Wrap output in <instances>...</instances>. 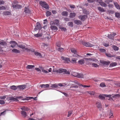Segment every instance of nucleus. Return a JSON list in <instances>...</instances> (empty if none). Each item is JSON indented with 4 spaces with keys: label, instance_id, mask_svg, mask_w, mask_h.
Returning a JSON list of instances; mask_svg holds the SVG:
<instances>
[{
    "label": "nucleus",
    "instance_id": "obj_52",
    "mask_svg": "<svg viewBox=\"0 0 120 120\" xmlns=\"http://www.w3.org/2000/svg\"><path fill=\"white\" fill-rule=\"evenodd\" d=\"M109 112L110 113L109 115L110 116L109 117L111 118L113 117V113L112 112L111 110H110Z\"/></svg>",
    "mask_w": 120,
    "mask_h": 120
},
{
    "label": "nucleus",
    "instance_id": "obj_20",
    "mask_svg": "<svg viewBox=\"0 0 120 120\" xmlns=\"http://www.w3.org/2000/svg\"><path fill=\"white\" fill-rule=\"evenodd\" d=\"M34 65H28L26 67V69H32L34 67Z\"/></svg>",
    "mask_w": 120,
    "mask_h": 120
},
{
    "label": "nucleus",
    "instance_id": "obj_30",
    "mask_svg": "<svg viewBox=\"0 0 120 120\" xmlns=\"http://www.w3.org/2000/svg\"><path fill=\"white\" fill-rule=\"evenodd\" d=\"M98 9L99 11L101 12H104L105 11V10L104 9L101 7H98Z\"/></svg>",
    "mask_w": 120,
    "mask_h": 120
},
{
    "label": "nucleus",
    "instance_id": "obj_59",
    "mask_svg": "<svg viewBox=\"0 0 120 120\" xmlns=\"http://www.w3.org/2000/svg\"><path fill=\"white\" fill-rule=\"evenodd\" d=\"M68 25L69 26H71L72 27L73 26V23L72 22H70L68 23Z\"/></svg>",
    "mask_w": 120,
    "mask_h": 120
},
{
    "label": "nucleus",
    "instance_id": "obj_58",
    "mask_svg": "<svg viewBox=\"0 0 120 120\" xmlns=\"http://www.w3.org/2000/svg\"><path fill=\"white\" fill-rule=\"evenodd\" d=\"M6 8L5 7L3 6H0V10H5Z\"/></svg>",
    "mask_w": 120,
    "mask_h": 120
},
{
    "label": "nucleus",
    "instance_id": "obj_45",
    "mask_svg": "<svg viewBox=\"0 0 120 120\" xmlns=\"http://www.w3.org/2000/svg\"><path fill=\"white\" fill-rule=\"evenodd\" d=\"M73 57H77L78 56L82 57V56L78 55L77 54V52L76 53H74V54L73 55Z\"/></svg>",
    "mask_w": 120,
    "mask_h": 120
},
{
    "label": "nucleus",
    "instance_id": "obj_42",
    "mask_svg": "<svg viewBox=\"0 0 120 120\" xmlns=\"http://www.w3.org/2000/svg\"><path fill=\"white\" fill-rule=\"evenodd\" d=\"M115 16L118 18H120V14L119 13L116 12L115 13Z\"/></svg>",
    "mask_w": 120,
    "mask_h": 120
},
{
    "label": "nucleus",
    "instance_id": "obj_61",
    "mask_svg": "<svg viewBox=\"0 0 120 120\" xmlns=\"http://www.w3.org/2000/svg\"><path fill=\"white\" fill-rule=\"evenodd\" d=\"M75 84H72L73 85L72 86H71L70 88L71 87H74L75 88H77L78 87V86L77 85H74Z\"/></svg>",
    "mask_w": 120,
    "mask_h": 120
},
{
    "label": "nucleus",
    "instance_id": "obj_8",
    "mask_svg": "<svg viewBox=\"0 0 120 120\" xmlns=\"http://www.w3.org/2000/svg\"><path fill=\"white\" fill-rule=\"evenodd\" d=\"M31 11L27 7H25L24 9V11L23 13H24L26 15L30 13Z\"/></svg>",
    "mask_w": 120,
    "mask_h": 120
},
{
    "label": "nucleus",
    "instance_id": "obj_36",
    "mask_svg": "<svg viewBox=\"0 0 120 120\" xmlns=\"http://www.w3.org/2000/svg\"><path fill=\"white\" fill-rule=\"evenodd\" d=\"M0 45L2 46H5L6 45L7 43L5 41H2L0 43Z\"/></svg>",
    "mask_w": 120,
    "mask_h": 120
},
{
    "label": "nucleus",
    "instance_id": "obj_27",
    "mask_svg": "<svg viewBox=\"0 0 120 120\" xmlns=\"http://www.w3.org/2000/svg\"><path fill=\"white\" fill-rule=\"evenodd\" d=\"M112 48L115 51H118L119 49V48L117 47L115 45L112 46Z\"/></svg>",
    "mask_w": 120,
    "mask_h": 120
},
{
    "label": "nucleus",
    "instance_id": "obj_49",
    "mask_svg": "<svg viewBox=\"0 0 120 120\" xmlns=\"http://www.w3.org/2000/svg\"><path fill=\"white\" fill-rule=\"evenodd\" d=\"M87 92L91 95H94L95 93L93 91H87Z\"/></svg>",
    "mask_w": 120,
    "mask_h": 120
},
{
    "label": "nucleus",
    "instance_id": "obj_37",
    "mask_svg": "<svg viewBox=\"0 0 120 120\" xmlns=\"http://www.w3.org/2000/svg\"><path fill=\"white\" fill-rule=\"evenodd\" d=\"M42 34L41 33H38L37 34L34 35V36L35 37H40L42 36Z\"/></svg>",
    "mask_w": 120,
    "mask_h": 120
},
{
    "label": "nucleus",
    "instance_id": "obj_16",
    "mask_svg": "<svg viewBox=\"0 0 120 120\" xmlns=\"http://www.w3.org/2000/svg\"><path fill=\"white\" fill-rule=\"evenodd\" d=\"M78 63L80 64H84L85 61L83 59H81L78 60Z\"/></svg>",
    "mask_w": 120,
    "mask_h": 120
},
{
    "label": "nucleus",
    "instance_id": "obj_57",
    "mask_svg": "<svg viewBox=\"0 0 120 120\" xmlns=\"http://www.w3.org/2000/svg\"><path fill=\"white\" fill-rule=\"evenodd\" d=\"M88 2L92 3L95 2V0H87Z\"/></svg>",
    "mask_w": 120,
    "mask_h": 120
},
{
    "label": "nucleus",
    "instance_id": "obj_33",
    "mask_svg": "<svg viewBox=\"0 0 120 120\" xmlns=\"http://www.w3.org/2000/svg\"><path fill=\"white\" fill-rule=\"evenodd\" d=\"M10 88L11 89L14 90H16L17 89V87L14 85L11 86L10 87Z\"/></svg>",
    "mask_w": 120,
    "mask_h": 120
},
{
    "label": "nucleus",
    "instance_id": "obj_62",
    "mask_svg": "<svg viewBox=\"0 0 120 120\" xmlns=\"http://www.w3.org/2000/svg\"><path fill=\"white\" fill-rule=\"evenodd\" d=\"M104 96L105 97H109V98L111 97L112 96V95H110V94L108 95V94H104Z\"/></svg>",
    "mask_w": 120,
    "mask_h": 120
},
{
    "label": "nucleus",
    "instance_id": "obj_12",
    "mask_svg": "<svg viewBox=\"0 0 120 120\" xmlns=\"http://www.w3.org/2000/svg\"><path fill=\"white\" fill-rule=\"evenodd\" d=\"M10 43L11 44V47L12 48L15 47L18 45L17 43L14 41H11L10 42Z\"/></svg>",
    "mask_w": 120,
    "mask_h": 120
},
{
    "label": "nucleus",
    "instance_id": "obj_24",
    "mask_svg": "<svg viewBox=\"0 0 120 120\" xmlns=\"http://www.w3.org/2000/svg\"><path fill=\"white\" fill-rule=\"evenodd\" d=\"M21 109L22 110L25 111H28L29 110V109L27 107L24 106L21 108Z\"/></svg>",
    "mask_w": 120,
    "mask_h": 120
},
{
    "label": "nucleus",
    "instance_id": "obj_35",
    "mask_svg": "<svg viewBox=\"0 0 120 120\" xmlns=\"http://www.w3.org/2000/svg\"><path fill=\"white\" fill-rule=\"evenodd\" d=\"M71 51L72 53H74V54L76 53L77 52L76 49L74 48H72L71 49Z\"/></svg>",
    "mask_w": 120,
    "mask_h": 120
},
{
    "label": "nucleus",
    "instance_id": "obj_34",
    "mask_svg": "<svg viewBox=\"0 0 120 120\" xmlns=\"http://www.w3.org/2000/svg\"><path fill=\"white\" fill-rule=\"evenodd\" d=\"M4 15H9L11 14V13L9 11H6L3 13Z\"/></svg>",
    "mask_w": 120,
    "mask_h": 120
},
{
    "label": "nucleus",
    "instance_id": "obj_46",
    "mask_svg": "<svg viewBox=\"0 0 120 120\" xmlns=\"http://www.w3.org/2000/svg\"><path fill=\"white\" fill-rule=\"evenodd\" d=\"M86 60H91L92 61H93L94 62H97L98 61V60L96 59H94V58L92 59H87V58H86Z\"/></svg>",
    "mask_w": 120,
    "mask_h": 120
},
{
    "label": "nucleus",
    "instance_id": "obj_41",
    "mask_svg": "<svg viewBox=\"0 0 120 120\" xmlns=\"http://www.w3.org/2000/svg\"><path fill=\"white\" fill-rule=\"evenodd\" d=\"M71 75L73 76L77 77V76L78 73L75 72H72Z\"/></svg>",
    "mask_w": 120,
    "mask_h": 120
},
{
    "label": "nucleus",
    "instance_id": "obj_9",
    "mask_svg": "<svg viewBox=\"0 0 120 120\" xmlns=\"http://www.w3.org/2000/svg\"><path fill=\"white\" fill-rule=\"evenodd\" d=\"M61 58L62 60H63L64 61V62L65 63H68V62L70 61V60L69 58L64 57L63 56H62L61 57Z\"/></svg>",
    "mask_w": 120,
    "mask_h": 120
},
{
    "label": "nucleus",
    "instance_id": "obj_40",
    "mask_svg": "<svg viewBox=\"0 0 120 120\" xmlns=\"http://www.w3.org/2000/svg\"><path fill=\"white\" fill-rule=\"evenodd\" d=\"M117 64L116 62L112 63L110 64V67H114Z\"/></svg>",
    "mask_w": 120,
    "mask_h": 120
},
{
    "label": "nucleus",
    "instance_id": "obj_10",
    "mask_svg": "<svg viewBox=\"0 0 120 120\" xmlns=\"http://www.w3.org/2000/svg\"><path fill=\"white\" fill-rule=\"evenodd\" d=\"M116 35V33H112L111 34L108 35V38L110 39H112L114 38V36Z\"/></svg>",
    "mask_w": 120,
    "mask_h": 120
},
{
    "label": "nucleus",
    "instance_id": "obj_15",
    "mask_svg": "<svg viewBox=\"0 0 120 120\" xmlns=\"http://www.w3.org/2000/svg\"><path fill=\"white\" fill-rule=\"evenodd\" d=\"M61 14L63 16H67L68 15V13L66 11H64L62 12Z\"/></svg>",
    "mask_w": 120,
    "mask_h": 120
},
{
    "label": "nucleus",
    "instance_id": "obj_32",
    "mask_svg": "<svg viewBox=\"0 0 120 120\" xmlns=\"http://www.w3.org/2000/svg\"><path fill=\"white\" fill-rule=\"evenodd\" d=\"M77 76V77L78 78H83V75L82 74L80 73L79 74L78 73Z\"/></svg>",
    "mask_w": 120,
    "mask_h": 120
},
{
    "label": "nucleus",
    "instance_id": "obj_21",
    "mask_svg": "<svg viewBox=\"0 0 120 120\" xmlns=\"http://www.w3.org/2000/svg\"><path fill=\"white\" fill-rule=\"evenodd\" d=\"M96 104L98 108H101V105L100 102H97Z\"/></svg>",
    "mask_w": 120,
    "mask_h": 120
},
{
    "label": "nucleus",
    "instance_id": "obj_1",
    "mask_svg": "<svg viewBox=\"0 0 120 120\" xmlns=\"http://www.w3.org/2000/svg\"><path fill=\"white\" fill-rule=\"evenodd\" d=\"M18 3L17 1H15L12 3V6L13 9H20L22 8V5L17 4Z\"/></svg>",
    "mask_w": 120,
    "mask_h": 120
},
{
    "label": "nucleus",
    "instance_id": "obj_29",
    "mask_svg": "<svg viewBox=\"0 0 120 120\" xmlns=\"http://www.w3.org/2000/svg\"><path fill=\"white\" fill-rule=\"evenodd\" d=\"M120 97V94H117L115 95L112 96L113 98H119Z\"/></svg>",
    "mask_w": 120,
    "mask_h": 120
},
{
    "label": "nucleus",
    "instance_id": "obj_22",
    "mask_svg": "<svg viewBox=\"0 0 120 120\" xmlns=\"http://www.w3.org/2000/svg\"><path fill=\"white\" fill-rule=\"evenodd\" d=\"M12 51L13 52L15 53H19L20 52V51L16 49H14L12 50Z\"/></svg>",
    "mask_w": 120,
    "mask_h": 120
},
{
    "label": "nucleus",
    "instance_id": "obj_48",
    "mask_svg": "<svg viewBox=\"0 0 120 120\" xmlns=\"http://www.w3.org/2000/svg\"><path fill=\"white\" fill-rule=\"evenodd\" d=\"M100 86L101 87H106V86L104 82L101 83L100 84Z\"/></svg>",
    "mask_w": 120,
    "mask_h": 120
},
{
    "label": "nucleus",
    "instance_id": "obj_26",
    "mask_svg": "<svg viewBox=\"0 0 120 120\" xmlns=\"http://www.w3.org/2000/svg\"><path fill=\"white\" fill-rule=\"evenodd\" d=\"M100 5L102 7H106L107 6V5L104 2L102 1L100 3Z\"/></svg>",
    "mask_w": 120,
    "mask_h": 120
},
{
    "label": "nucleus",
    "instance_id": "obj_44",
    "mask_svg": "<svg viewBox=\"0 0 120 120\" xmlns=\"http://www.w3.org/2000/svg\"><path fill=\"white\" fill-rule=\"evenodd\" d=\"M99 98L100 99H101L102 100H104L105 99V98L103 95H100L98 96Z\"/></svg>",
    "mask_w": 120,
    "mask_h": 120
},
{
    "label": "nucleus",
    "instance_id": "obj_55",
    "mask_svg": "<svg viewBox=\"0 0 120 120\" xmlns=\"http://www.w3.org/2000/svg\"><path fill=\"white\" fill-rule=\"evenodd\" d=\"M47 45L44 43H42L41 45V47L42 48L44 49L45 46H47Z\"/></svg>",
    "mask_w": 120,
    "mask_h": 120
},
{
    "label": "nucleus",
    "instance_id": "obj_18",
    "mask_svg": "<svg viewBox=\"0 0 120 120\" xmlns=\"http://www.w3.org/2000/svg\"><path fill=\"white\" fill-rule=\"evenodd\" d=\"M75 23L77 25H81L82 24V22L79 20H75L74 21Z\"/></svg>",
    "mask_w": 120,
    "mask_h": 120
},
{
    "label": "nucleus",
    "instance_id": "obj_19",
    "mask_svg": "<svg viewBox=\"0 0 120 120\" xmlns=\"http://www.w3.org/2000/svg\"><path fill=\"white\" fill-rule=\"evenodd\" d=\"M17 87L19 89L21 90H23L25 88L26 86L25 85H22L18 86Z\"/></svg>",
    "mask_w": 120,
    "mask_h": 120
},
{
    "label": "nucleus",
    "instance_id": "obj_47",
    "mask_svg": "<svg viewBox=\"0 0 120 120\" xmlns=\"http://www.w3.org/2000/svg\"><path fill=\"white\" fill-rule=\"evenodd\" d=\"M77 59H75L74 58H73L71 60V62L72 63H76V60Z\"/></svg>",
    "mask_w": 120,
    "mask_h": 120
},
{
    "label": "nucleus",
    "instance_id": "obj_43",
    "mask_svg": "<svg viewBox=\"0 0 120 120\" xmlns=\"http://www.w3.org/2000/svg\"><path fill=\"white\" fill-rule=\"evenodd\" d=\"M58 86V85L57 84H52L51 85V87L52 88H56Z\"/></svg>",
    "mask_w": 120,
    "mask_h": 120
},
{
    "label": "nucleus",
    "instance_id": "obj_53",
    "mask_svg": "<svg viewBox=\"0 0 120 120\" xmlns=\"http://www.w3.org/2000/svg\"><path fill=\"white\" fill-rule=\"evenodd\" d=\"M112 0H106L105 1V2L107 4H109L110 2L112 1Z\"/></svg>",
    "mask_w": 120,
    "mask_h": 120
},
{
    "label": "nucleus",
    "instance_id": "obj_51",
    "mask_svg": "<svg viewBox=\"0 0 120 120\" xmlns=\"http://www.w3.org/2000/svg\"><path fill=\"white\" fill-rule=\"evenodd\" d=\"M51 14V12L49 11H48L46 13V15L47 16H50Z\"/></svg>",
    "mask_w": 120,
    "mask_h": 120
},
{
    "label": "nucleus",
    "instance_id": "obj_5",
    "mask_svg": "<svg viewBox=\"0 0 120 120\" xmlns=\"http://www.w3.org/2000/svg\"><path fill=\"white\" fill-rule=\"evenodd\" d=\"M57 71L60 73H61L62 72H65L66 74H69L70 73L69 71H67L66 69H60V70H58Z\"/></svg>",
    "mask_w": 120,
    "mask_h": 120
},
{
    "label": "nucleus",
    "instance_id": "obj_11",
    "mask_svg": "<svg viewBox=\"0 0 120 120\" xmlns=\"http://www.w3.org/2000/svg\"><path fill=\"white\" fill-rule=\"evenodd\" d=\"M86 18V15H80L79 16V18L82 21H84Z\"/></svg>",
    "mask_w": 120,
    "mask_h": 120
},
{
    "label": "nucleus",
    "instance_id": "obj_50",
    "mask_svg": "<svg viewBox=\"0 0 120 120\" xmlns=\"http://www.w3.org/2000/svg\"><path fill=\"white\" fill-rule=\"evenodd\" d=\"M18 46L22 49H24L25 48V46L23 45H20Z\"/></svg>",
    "mask_w": 120,
    "mask_h": 120
},
{
    "label": "nucleus",
    "instance_id": "obj_38",
    "mask_svg": "<svg viewBox=\"0 0 120 120\" xmlns=\"http://www.w3.org/2000/svg\"><path fill=\"white\" fill-rule=\"evenodd\" d=\"M42 70L41 71L45 73H48V72L47 71L44 70V68L42 67H41L40 68Z\"/></svg>",
    "mask_w": 120,
    "mask_h": 120
},
{
    "label": "nucleus",
    "instance_id": "obj_64",
    "mask_svg": "<svg viewBox=\"0 0 120 120\" xmlns=\"http://www.w3.org/2000/svg\"><path fill=\"white\" fill-rule=\"evenodd\" d=\"M5 102L3 100H0V104L1 105H3L5 104Z\"/></svg>",
    "mask_w": 120,
    "mask_h": 120
},
{
    "label": "nucleus",
    "instance_id": "obj_28",
    "mask_svg": "<svg viewBox=\"0 0 120 120\" xmlns=\"http://www.w3.org/2000/svg\"><path fill=\"white\" fill-rule=\"evenodd\" d=\"M105 54L106 56L108 57H111L115 56L114 55H112L109 53H105Z\"/></svg>",
    "mask_w": 120,
    "mask_h": 120
},
{
    "label": "nucleus",
    "instance_id": "obj_13",
    "mask_svg": "<svg viewBox=\"0 0 120 120\" xmlns=\"http://www.w3.org/2000/svg\"><path fill=\"white\" fill-rule=\"evenodd\" d=\"M40 86L41 88H44L45 89V90H46L49 87V85L48 84H42Z\"/></svg>",
    "mask_w": 120,
    "mask_h": 120
},
{
    "label": "nucleus",
    "instance_id": "obj_31",
    "mask_svg": "<svg viewBox=\"0 0 120 120\" xmlns=\"http://www.w3.org/2000/svg\"><path fill=\"white\" fill-rule=\"evenodd\" d=\"M101 63L106 65H108L110 63V61L106 62L105 61H102Z\"/></svg>",
    "mask_w": 120,
    "mask_h": 120
},
{
    "label": "nucleus",
    "instance_id": "obj_2",
    "mask_svg": "<svg viewBox=\"0 0 120 120\" xmlns=\"http://www.w3.org/2000/svg\"><path fill=\"white\" fill-rule=\"evenodd\" d=\"M39 4L43 8L46 9H49V5L46 2L41 1L39 2Z\"/></svg>",
    "mask_w": 120,
    "mask_h": 120
},
{
    "label": "nucleus",
    "instance_id": "obj_63",
    "mask_svg": "<svg viewBox=\"0 0 120 120\" xmlns=\"http://www.w3.org/2000/svg\"><path fill=\"white\" fill-rule=\"evenodd\" d=\"M99 50L100 51L102 52H105V51H106V50H105V49H99Z\"/></svg>",
    "mask_w": 120,
    "mask_h": 120
},
{
    "label": "nucleus",
    "instance_id": "obj_60",
    "mask_svg": "<svg viewBox=\"0 0 120 120\" xmlns=\"http://www.w3.org/2000/svg\"><path fill=\"white\" fill-rule=\"evenodd\" d=\"M64 50V48H60L57 49V50L58 51L61 52L62 51Z\"/></svg>",
    "mask_w": 120,
    "mask_h": 120
},
{
    "label": "nucleus",
    "instance_id": "obj_6",
    "mask_svg": "<svg viewBox=\"0 0 120 120\" xmlns=\"http://www.w3.org/2000/svg\"><path fill=\"white\" fill-rule=\"evenodd\" d=\"M41 26L40 23L39 22H37L35 28V30H41Z\"/></svg>",
    "mask_w": 120,
    "mask_h": 120
},
{
    "label": "nucleus",
    "instance_id": "obj_25",
    "mask_svg": "<svg viewBox=\"0 0 120 120\" xmlns=\"http://www.w3.org/2000/svg\"><path fill=\"white\" fill-rule=\"evenodd\" d=\"M34 54L37 56H39L40 57H41L42 56L41 54L37 52H34Z\"/></svg>",
    "mask_w": 120,
    "mask_h": 120
},
{
    "label": "nucleus",
    "instance_id": "obj_7",
    "mask_svg": "<svg viewBox=\"0 0 120 120\" xmlns=\"http://www.w3.org/2000/svg\"><path fill=\"white\" fill-rule=\"evenodd\" d=\"M82 44L84 46L87 47H91L93 46V45L92 44H91L89 42H82Z\"/></svg>",
    "mask_w": 120,
    "mask_h": 120
},
{
    "label": "nucleus",
    "instance_id": "obj_17",
    "mask_svg": "<svg viewBox=\"0 0 120 120\" xmlns=\"http://www.w3.org/2000/svg\"><path fill=\"white\" fill-rule=\"evenodd\" d=\"M76 14L75 13H71L69 14V17L71 18H73L75 16Z\"/></svg>",
    "mask_w": 120,
    "mask_h": 120
},
{
    "label": "nucleus",
    "instance_id": "obj_23",
    "mask_svg": "<svg viewBox=\"0 0 120 120\" xmlns=\"http://www.w3.org/2000/svg\"><path fill=\"white\" fill-rule=\"evenodd\" d=\"M21 113L22 115L25 117H26L27 115V113L24 111H22Z\"/></svg>",
    "mask_w": 120,
    "mask_h": 120
},
{
    "label": "nucleus",
    "instance_id": "obj_14",
    "mask_svg": "<svg viewBox=\"0 0 120 120\" xmlns=\"http://www.w3.org/2000/svg\"><path fill=\"white\" fill-rule=\"evenodd\" d=\"M51 25L50 28L52 30H58V28L56 26L54 25Z\"/></svg>",
    "mask_w": 120,
    "mask_h": 120
},
{
    "label": "nucleus",
    "instance_id": "obj_39",
    "mask_svg": "<svg viewBox=\"0 0 120 120\" xmlns=\"http://www.w3.org/2000/svg\"><path fill=\"white\" fill-rule=\"evenodd\" d=\"M114 5L116 7V8L118 9H120V7L119 6V5L118 4L116 3L115 2L114 3Z\"/></svg>",
    "mask_w": 120,
    "mask_h": 120
},
{
    "label": "nucleus",
    "instance_id": "obj_56",
    "mask_svg": "<svg viewBox=\"0 0 120 120\" xmlns=\"http://www.w3.org/2000/svg\"><path fill=\"white\" fill-rule=\"evenodd\" d=\"M108 11L109 14H113L114 13V11L112 10H108Z\"/></svg>",
    "mask_w": 120,
    "mask_h": 120
},
{
    "label": "nucleus",
    "instance_id": "obj_3",
    "mask_svg": "<svg viewBox=\"0 0 120 120\" xmlns=\"http://www.w3.org/2000/svg\"><path fill=\"white\" fill-rule=\"evenodd\" d=\"M50 24V25H54L58 26L59 24V21L58 20L56 19L53 21H51Z\"/></svg>",
    "mask_w": 120,
    "mask_h": 120
},
{
    "label": "nucleus",
    "instance_id": "obj_4",
    "mask_svg": "<svg viewBox=\"0 0 120 120\" xmlns=\"http://www.w3.org/2000/svg\"><path fill=\"white\" fill-rule=\"evenodd\" d=\"M19 98V97H17V98H14L13 97H8V100H10L12 101H16L17 102L19 100L18 99V98Z\"/></svg>",
    "mask_w": 120,
    "mask_h": 120
},
{
    "label": "nucleus",
    "instance_id": "obj_54",
    "mask_svg": "<svg viewBox=\"0 0 120 120\" xmlns=\"http://www.w3.org/2000/svg\"><path fill=\"white\" fill-rule=\"evenodd\" d=\"M92 65L93 67H98V65L97 64L95 63L92 64Z\"/></svg>",
    "mask_w": 120,
    "mask_h": 120
}]
</instances>
